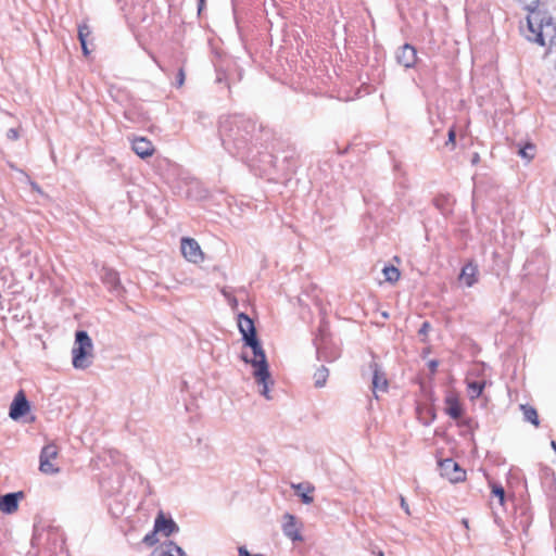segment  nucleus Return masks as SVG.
<instances>
[{
    "label": "nucleus",
    "mask_w": 556,
    "mask_h": 556,
    "mask_svg": "<svg viewBox=\"0 0 556 556\" xmlns=\"http://www.w3.org/2000/svg\"><path fill=\"white\" fill-rule=\"evenodd\" d=\"M18 137H20V134H18L17 129H15V128H10L7 131V138L10 140H17Z\"/></svg>",
    "instance_id": "cd10ccee"
},
{
    "label": "nucleus",
    "mask_w": 556,
    "mask_h": 556,
    "mask_svg": "<svg viewBox=\"0 0 556 556\" xmlns=\"http://www.w3.org/2000/svg\"><path fill=\"white\" fill-rule=\"evenodd\" d=\"M204 0H200V3H203Z\"/></svg>",
    "instance_id": "ea45409f"
},
{
    "label": "nucleus",
    "mask_w": 556,
    "mask_h": 556,
    "mask_svg": "<svg viewBox=\"0 0 556 556\" xmlns=\"http://www.w3.org/2000/svg\"><path fill=\"white\" fill-rule=\"evenodd\" d=\"M430 329V324L428 321H425L422 325H421V328L419 330V333L420 334H426Z\"/></svg>",
    "instance_id": "473e14b6"
},
{
    "label": "nucleus",
    "mask_w": 556,
    "mask_h": 556,
    "mask_svg": "<svg viewBox=\"0 0 556 556\" xmlns=\"http://www.w3.org/2000/svg\"><path fill=\"white\" fill-rule=\"evenodd\" d=\"M478 266L475 263L469 262L462 268L458 279L466 287L470 288L478 282Z\"/></svg>",
    "instance_id": "4468645a"
},
{
    "label": "nucleus",
    "mask_w": 556,
    "mask_h": 556,
    "mask_svg": "<svg viewBox=\"0 0 556 556\" xmlns=\"http://www.w3.org/2000/svg\"><path fill=\"white\" fill-rule=\"evenodd\" d=\"M417 60L415 48L408 43L402 46L396 52V61L406 68L413 67Z\"/></svg>",
    "instance_id": "9d476101"
},
{
    "label": "nucleus",
    "mask_w": 556,
    "mask_h": 556,
    "mask_svg": "<svg viewBox=\"0 0 556 556\" xmlns=\"http://www.w3.org/2000/svg\"><path fill=\"white\" fill-rule=\"evenodd\" d=\"M30 409V406H29V403L24 394L23 391H18L11 405H10V412H9V416L13 419V420H17L20 419L21 417H23L24 415H26Z\"/></svg>",
    "instance_id": "1a4fd4ad"
},
{
    "label": "nucleus",
    "mask_w": 556,
    "mask_h": 556,
    "mask_svg": "<svg viewBox=\"0 0 556 556\" xmlns=\"http://www.w3.org/2000/svg\"><path fill=\"white\" fill-rule=\"evenodd\" d=\"M492 493L498 497L501 504L504 503L505 491L501 485H493Z\"/></svg>",
    "instance_id": "bb28decb"
},
{
    "label": "nucleus",
    "mask_w": 556,
    "mask_h": 556,
    "mask_svg": "<svg viewBox=\"0 0 556 556\" xmlns=\"http://www.w3.org/2000/svg\"><path fill=\"white\" fill-rule=\"evenodd\" d=\"M31 189L38 193H42L41 188L36 182H31Z\"/></svg>",
    "instance_id": "f704fd0d"
},
{
    "label": "nucleus",
    "mask_w": 556,
    "mask_h": 556,
    "mask_svg": "<svg viewBox=\"0 0 556 556\" xmlns=\"http://www.w3.org/2000/svg\"><path fill=\"white\" fill-rule=\"evenodd\" d=\"M59 450L54 444H47L40 453L39 469L46 475H55L60 471L59 467L52 464V460L58 457Z\"/></svg>",
    "instance_id": "39448f33"
},
{
    "label": "nucleus",
    "mask_w": 556,
    "mask_h": 556,
    "mask_svg": "<svg viewBox=\"0 0 556 556\" xmlns=\"http://www.w3.org/2000/svg\"><path fill=\"white\" fill-rule=\"evenodd\" d=\"M157 533L159 532H155V529L152 532L148 533L143 538V543H146L149 546H152V545L156 544V542H157L156 534Z\"/></svg>",
    "instance_id": "a878e982"
},
{
    "label": "nucleus",
    "mask_w": 556,
    "mask_h": 556,
    "mask_svg": "<svg viewBox=\"0 0 556 556\" xmlns=\"http://www.w3.org/2000/svg\"><path fill=\"white\" fill-rule=\"evenodd\" d=\"M302 528V522L298 520L295 516L288 513L283 515L282 532L288 539L293 542L303 541V536L301 534Z\"/></svg>",
    "instance_id": "423d86ee"
},
{
    "label": "nucleus",
    "mask_w": 556,
    "mask_h": 556,
    "mask_svg": "<svg viewBox=\"0 0 556 556\" xmlns=\"http://www.w3.org/2000/svg\"><path fill=\"white\" fill-rule=\"evenodd\" d=\"M477 160H478V154L475 155L472 162L475 163V162H477Z\"/></svg>",
    "instance_id": "4c0bfd02"
},
{
    "label": "nucleus",
    "mask_w": 556,
    "mask_h": 556,
    "mask_svg": "<svg viewBox=\"0 0 556 556\" xmlns=\"http://www.w3.org/2000/svg\"><path fill=\"white\" fill-rule=\"evenodd\" d=\"M519 156L527 160L528 162L531 161L535 155V147L532 143H527L525 147L520 148L518 150Z\"/></svg>",
    "instance_id": "5701e85b"
},
{
    "label": "nucleus",
    "mask_w": 556,
    "mask_h": 556,
    "mask_svg": "<svg viewBox=\"0 0 556 556\" xmlns=\"http://www.w3.org/2000/svg\"><path fill=\"white\" fill-rule=\"evenodd\" d=\"M291 488L295 491L304 504H311L314 501L312 493L315 488L311 483H292Z\"/></svg>",
    "instance_id": "a211bd4d"
},
{
    "label": "nucleus",
    "mask_w": 556,
    "mask_h": 556,
    "mask_svg": "<svg viewBox=\"0 0 556 556\" xmlns=\"http://www.w3.org/2000/svg\"><path fill=\"white\" fill-rule=\"evenodd\" d=\"M238 328L242 334L244 345L252 350V356L243 353L241 358L253 367L252 375L260 387V393L267 400H270L269 384H273V380L265 352L256 337L254 323L248 315L241 313L238 315Z\"/></svg>",
    "instance_id": "f257e3e1"
},
{
    "label": "nucleus",
    "mask_w": 556,
    "mask_h": 556,
    "mask_svg": "<svg viewBox=\"0 0 556 556\" xmlns=\"http://www.w3.org/2000/svg\"><path fill=\"white\" fill-rule=\"evenodd\" d=\"M81 45V49H83V52L85 55H88L89 54V50H88V47H87V41H84V43H80Z\"/></svg>",
    "instance_id": "72a5a7b5"
},
{
    "label": "nucleus",
    "mask_w": 556,
    "mask_h": 556,
    "mask_svg": "<svg viewBox=\"0 0 556 556\" xmlns=\"http://www.w3.org/2000/svg\"><path fill=\"white\" fill-rule=\"evenodd\" d=\"M520 408L523 413L525 420H527V421L531 422L532 425H534L535 427H538L540 422H539L536 409L530 405H520Z\"/></svg>",
    "instance_id": "aec40b11"
},
{
    "label": "nucleus",
    "mask_w": 556,
    "mask_h": 556,
    "mask_svg": "<svg viewBox=\"0 0 556 556\" xmlns=\"http://www.w3.org/2000/svg\"><path fill=\"white\" fill-rule=\"evenodd\" d=\"M371 371H372V392L377 396L378 392H384L388 389V379L386 377V374L381 370V368L378 366L377 363H371L369 365Z\"/></svg>",
    "instance_id": "ddd939ff"
},
{
    "label": "nucleus",
    "mask_w": 556,
    "mask_h": 556,
    "mask_svg": "<svg viewBox=\"0 0 556 556\" xmlns=\"http://www.w3.org/2000/svg\"><path fill=\"white\" fill-rule=\"evenodd\" d=\"M101 280L108 287L110 292L117 296L123 293L124 288L121 283L119 276L116 270L103 267L101 270Z\"/></svg>",
    "instance_id": "6e6552de"
},
{
    "label": "nucleus",
    "mask_w": 556,
    "mask_h": 556,
    "mask_svg": "<svg viewBox=\"0 0 556 556\" xmlns=\"http://www.w3.org/2000/svg\"><path fill=\"white\" fill-rule=\"evenodd\" d=\"M377 556H384L383 552H378Z\"/></svg>",
    "instance_id": "58836bf2"
},
{
    "label": "nucleus",
    "mask_w": 556,
    "mask_h": 556,
    "mask_svg": "<svg viewBox=\"0 0 556 556\" xmlns=\"http://www.w3.org/2000/svg\"><path fill=\"white\" fill-rule=\"evenodd\" d=\"M184 83H185V72L182 68H180L177 74V86L181 87L184 85Z\"/></svg>",
    "instance_id": "c756f323"
},
{
    "label": "nucleus",
    "mask_w": 556,
    "mask_h": 556,
    "mask_svg": "<svg viewBox=\"0 0 556 556\" xmlns=\"http://www.w3.org/2000/svg\"><path fill=\"white\" fill-rule=\"evenodd\" d=\"M382 271L384 275V279L389 282H395L400 278V271L394 266H386Z\"/></svg>",
    "instance_id": "b1692460"
},
{
    "label": "nucleus",
    "mask_w": 556,
    "mask_h": 556,
    "mask_svg": "<svg viewBox=\"0 0 556 556\" xmlns=\"http://www.w3.org/2000/svg\"><path fill=\"white\" fill-rule=\"evenodd\" d=\"M441 469L443 475L452 482H458L465 478V471L451 458H446L441 463Z\"/></svg>",
    "instance_id": "9b49d317"
},
{
    "label": "nucleus",
    "mask_w": 556,
    "mask_h": 556,
    "mask_svg": "<svg viewBox=\"0 0 556 556\" xmlns=\"http://www.w3.org/2000/svg\"><path fill=\"white\" fill-rule=\"evenodd\" d=\"M91 30L88 25L84 24L80 25L78 28V39L80 43H84V41H87L88 36H90Z\"/></svg>",
    "instance_id": "393cba45"
},
{
    "label": "nucleus",
    "mask_w": 556,
    "mask_h": 556,
    "mask_svg": "<svg viewBox=\"0 0 556 556\" xmlns=\"http://www.w3.org/2000/svg\"><path fill=\"white\" fill-rule=\"evenodd\" d=\"M180 248L182 255L189 262L197 264L204 260V255L201 251V248L194 239L182 238Z\"/></svg>",
    "instance_id": "0eeeda50"
},
{
    "label": "nucleus",
    "mask_w": 556,
    "mask_h": 556,
    "mask_svg": "<svg viewBox=\"0 0 556 556\" xmlns=\"http://www.w3.org/2000/svg\"><path fill=\"white\" fill-rule=\"evenodd\" d=\"M329 376V370L326 366H320L314 374V384L316 388H323Z\"/></svg>",
    "instance_id": "412c9836"
},
{
    "label": "nucleus",
    "mask_w": 556,
    "mask_h": 556,
    "mask_svg": "<svg viewBox=\"0 0 556 556\" xmlns=\"http://www.w3.org/2000/svg\"><path fill=\"white\" fill-rule=\"evenodd\" d=\"M253 125L238 116L226 117L220 122L219 134L223 146L230 152L239 154L251 137Z\"/></svg>",
    "instance_id": "f03ea898"
},
{
    "label": "nucleus",
    "mask_w": 556,
    "mask_h": 556,
    "mask_svg": "<svg viewBox=\"0 0 556 556\" xmlns=\"http://www.w3.org/2000/svg\"><path fill=\"white\" fill-rule=\"evenodd\" d=\"M155 532L161 533L164 536L178 532L179 528L172 518H166L163 513H160L154 521Z\"/></svg>",
    "instance_id": "f8f14e48"
},
{
    "label": "nucleus",
    "mask_w": 556,
    "mask_h": 556,
    "mask_svg": "<svg viewBox=\"0 0 556 556\" xmlns=\"http://www.w3.org/2000/svg\"><path fill=\"white\" fill-rule=\"evenodd\" d=\"M429 366H430L431 370L434 371L437 366H438V362L437 361H431L429 363Z\"/></svg>",
    "instance_id": "c9c22d12"
},
{
    "label": "nucleus",
    "mask_w": 556,
    "mask_h": 556,
    "mask_svg": "<svg viewBox=\"0 0 556 556\" xmlns=\"http://www.w3.org/2000/svg\"><path fill=\"white\" fill-rule=\"evenodd\" d=\"M455 137H456V132H455V130L453 128H451L448 130V140H447L446 144L451 143L452 146H454L455 144Z\"/></svg>",
    "instance_id": "7c9ffc66"
},
{
    "label": "nucleus",
    "mask_w": 556,
    "mask_h": 556,
    "mask_svg": "<svg viewBox=\"0 0 556 556\" xmlns=\"http://www.w3.org/2000/svg\"><path fill=\"white\" fill-rule=\"evenodd\" d=\"M400 502H401V507L404 509V511L407 515H410L408 504L406 503V501H405V498L403 496L400 497Z\"/></svg>",
    "instance_id": "2f4dec72"
},
{
    "label": "nucleus",
    "mask_w": 556,
    "mask_h": 556,
    "mask_svg": "<svg viewBox=\"0 0 556 556\" xmlns=\"http://www.w3.org/2000/svg\"><path fill=\"white\" fill-rule=\"evenodd\" d=\"M151 556H186V554L181 547L168 541L156 547Z\"/></svg>",
    "instance_id": "f3484780"
},
{
    "label": "nucleus",
    "mask_w": 556,
    "mask_h": 556,
    "mask_svg": "<svg viewBox=\"0 0 556 556\" xmlns=\"http://www.w3.org/2000/svg\"><path fill=\"white\" fill-rule=\"evenodd\" d=\"M484 389V382L470 381L468 382V394L470 399H477L481 395Z\"/></svg>",
    "instance_id": "4be33fe9"
},
{
    "label": "nucleus",
    "mask_w": 556,
    "mask_h": 556,
    "mask_svg": "<svg viewBox=\"0 0 556 556\" xmlns=\"http://www.w3.org/2000/svg\"><path fill=\"white\" fill-rule=\"evenodd\" d=\"M72 354L73 366L76 369H86L91 365L93 358V343L86 331L80 330L76 332Z\"/></svg>",
    "instance_id": "20e7f679"
},
{
    "label": "nucleus",
    "mask_w": 556,
    "mask_h": 556,
    "mask_svg": "<svg viewBox=\"0 0 556 556\" xmlns=\"http://www.w3.org/2000/svg\"><path fill=\"white\" fill-rule=\"evenodd\" d=\"M552 447L554 448V451L556 452V443L553 441L552 442Z\"/></svg>",
    "instance_id": "e433bc0d"
},
{
    "label": "nucleus",
    "mask_w": 556,
    "mask_h": 556,
    "mask_svg": "<svg viewBox=\"0 0 556 556\" xmlns=\"http://www.w3.org/2000/svg\"><path fill=\"white\" fill-rule=\"evenodd\" d=\"M132 150L141 159L149 157L154 153V146L144 137H138L132 140Z\"/></svg>",
    "instance_id": "dca6fc26"
},
{
    "label": "nucleus",
    "mask_w": 556,
    "mask_h": 556,
    "mask_svg": "<svg viewBox=\"0 0 556 556\" xmlns=\"http://www.w3.org/2000/svg\"><path fill=\"white\" fill-rule=\"evenodd\" d=\"M538 2L539 0H530V1H527L525 0V8L529 11V13L531 12V10H535L536 5H538Z\"/></svg>",
    "instance_id": "c85d7f7f"
},
{
    "label": "nucleus",
    "mask_w": 556,
    "mask_h": 556,
    "mask_svg": "<svg viewBox=\"0 0 556 556\" xmlns=\"http://www.w3.org/2000/svg\"><path fill=\"white\" fill-rule=\"evenodd\" d=\"M23 497L22 492L8 493L0 497V510L4 514H13L18 508V500Z\"/></svg>",
    "instance_id": "2eb2a0df"
},
{
    "label": "nucleus",
    "mask_w": 556,
    "mask_h": 556,
    "mask_svg": "<svg viewBox=\"0 0 556 556\" xmlns=\"http://www.w3.org/2000/svg\"><path fill=\"white\" fill-rule=\"evenodd\" d=\"M527 29L529 34L526 35V38L529 41L542 47L547 43L556 47V23L545 12L531 10L527 16Z\"/></svg>",
    "instance_id": "7ed1b4c3"
},
{
    "label": "nucleus",
    "mask_w": 556,
    "mask_h": 556,
    "mask_svg": "<svg viewBox=\"0 0 556 556\" xmlns=\"http://www.w3.org/2000/svg\"><path fill=\"white\" fill-rule=\"evenodd\" d=\"M445 413L453 419H458L463 414V408L454 395H448L445 399Z\"/></svg>",
    "instance_id": "6ab92c4d"
}]
</instances>
